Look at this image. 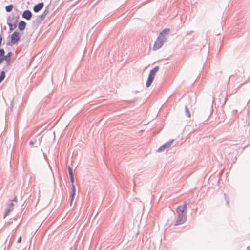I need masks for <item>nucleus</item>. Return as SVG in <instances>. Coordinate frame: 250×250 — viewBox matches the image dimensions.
<instances>
[{"instance_id":"f03ea898","label":"nucleus","mask_w":250,"mask_h":250,"mask_svg":"<svg viewBox=\"0 0 250 250\" xmlns=\"http://www.w3.org/2000/svg\"><path fill=\"white\" fill-rule=\"evenodd\" d=\"M166 41V38H162L158 36L153 45V49L157 50L160 48Z\"/></svg>"},{"instance_id":"6ab92c4d","label":"nucleus","mask_w":250,"mask_h":250,"mask_svg":"<svg viewBox=\"0 0 250 250\" xmlns=\"http://www.w3.org/2000/svg\"><path fill=\"white\" fill-rule=\"evenodd\" d=\"M12 211L10 209L6 208L5 210L4 214V218H5L9 213V212Z\"/></svg>"},{"instance_id":"bb28decb","label":"nucleus","mask_w":250,"mask_h":250,"mask_svg":"<svg viewBox=\"0 0 250 250\" xmlns=\"http://www.w3.org/2000/svg\"><path fill=\"white\" fill-rule=\"evenodd\" d=\"M3 55H1V54H0V58H1L2 57H3Z\"/></svg>"},{"instance_id":"423d86ee","label":"nucleus","mask_w":250,"mask_h":250,"mask_svg":"<svg viewBox=\"0 0 250 250\" xmlns=\"http://www.w3.org/2000/svg\"><path fill=\"white\" fill-rule=\"evenodd\" d=\"M186 202H184L183 205L178 206L177 208V214L187 213V211L186 210Z\"/></svg>"},{"instance_id":"ddd939ff","label":"nucleus","mask_w":250,"mask_h":250,"mask_svg":"<svg viewBox=\"0 0 250 250\" xmlns=\"http://www.w3.org/2000/svg\"><path fill=\"white\" fill-rule=\"evenodd\" d=\"M154 79V78H153V77L148 76L146 83V86L147 87H149L151 85Z\"/></svg>"},{"instance_id":"a211bd4d","label":"nucleus","mask_w":250,"mask_h":250,"mask_svg":"<svg viewBox=\"0 0 250 250\" xmlns=\"http://www.w3.org/2000/svg\"><path fill=\"white\" fill-rule=\"evenodd\" d=\"M13 8V5L11 4L5 7V10L7 12H10L12 10Z\"/></svg>"},{"instance_id":"393cba45","label":"nucleus","mask_w":250,"mask_h":250,"mask_svg":"<svg viewBox=\"0 0 250 250\" xmlns=\"http://www.w3.org/2000/svg\"><path fill=\"white\" fill-rule=\"evenodd\" d=\"M35 141H34L33 140H31L30 142H29V144L30 145H33V144H34Z\"/></svg>"},{"instance_id":"9d476101","label":"nucleus","mask_w":250,"mask_h":250,"mask_svg":"<svg viewBox=\"0 0 250 250\" xmlns=\"http://www.w3.org/2000/svg\"><path fill=\"white\" fill-rule=\"evenodd\" d=\"M26 25V23L23 21H21L19 23L18 28L20 30L22 31L25 28Z\"/></svg>"},{"instance_id":"a878e982","label":"nucleus","mask_w":250,"mask_h":250,"mask_svg":"<svg viewBox=\"0 0 250 250\" xmlns=\"http://www.w3.org/2000/svg\"><path fill=\"white\" fill-rule=\"evenodd\" d=\"M21 237H20L19 238V239H18L17 242L18 243H21Z\"/></svg>"},{"instance_id":"dca6fc26","label":"nucleus","mask_w":250,"mask_h":250,"mask_svg":"<svg viewBox=\"0 0 250 250\" xmlns=\"http://www.w3.org/2000/svg\"><path fill=\"white\" fill-rule=\"evenodd\" d=\"M5 78V73L4 71H2L0 75V83Z\"/></svg>"},{"instance_id":"7ed1b4c3","label":"nucleus","mask_w":250,"mask_h":250,"mask_svg":"<svg viewBox=\"0 0 250 250\" xmlns=\"http://www.w3.org/2000/svg\"><path fill=\"white\" fill-rule=\"evenodd\" d=\"M187 213L178 214V216L175 222V226L183 224L187 219Z\"/></svg>"},{"instance_id":"39448f33","label":"nucleus","mask_w":250,"mask_h":250,"mask_svg":"<svg viewBox=\"0 0 250 250\" xmlns=\"http://www.w3.org/2000/svg\"><path fill=\"white\" fill-rule=\"evenodd\" d=\"M173 142V139L169 140L167 142H166L165 144H164L163 145H162L158 148V149L157 150V152H161L164 151L165 149L168 148H169L171 146V144H172Z\"/></svg>"},{"instance_id":"f8f14e48","label":"nucleus","mask_w":250,"mask_h":250,"mask_svg":"<svg viewBox=\"0 0 250 250\" xmlns=\"http://www.w3.org/2000/svg\"><path fill=\"white\" fill-rule=\"evenodd\" d=\"M159 66L155 67L153 69H152L150 71L148 76H150L153 77V78H154L157 72L159 70Z\"/></svg>"},{"instance_id":"4be33fe9","label":"nucleus","mask_w":250,"mask_h":250,"mask_svg":"<svg viewBox=\"0 0 250 250\" xmlns=\"http://www.w3.org/2000/svg\"><path fill=\"white\" fill-rule=\"evenodd\" d=\"M5 55H3V57H2L1 58H0V64L4 61L5 60Z\"/></svg>"},{"instance_id":"f3484780","label":"nucleus","mask_w":250,"mask_h":250,"mask_svg":"<svg viewBox=\"0 0 250 250\" xmlns=\"http://www.w3.org/2000/svg\"><path fill=\"white\" fill-rule=\"evenodd\" d=\"M185 114H186V116L188 117V118H190L191 116V115H190V113L189 110L187 106H185Z\"/></svg>"},{"instance_id":"aec40b11","label":"nucleus","mask_w":250,"mask_h":250,"mask_svg":"<svg viewBox=\"0 0 250 250\" xmlns=\"http://www.w3.org/2000/svg\"><path fill=\"white\" fill-rule=\"evenodd\" d=\"M225 200L226 201V204L227 206L229 205V198L227 195L226 193H224Z\"/></svg>"},{"instance_id":"412c9836","label":"nucleus","mask_w":250,"mask_h":250,"mask_svg":"<svg viewBox=\"0 0 250 250\" xmlns=\"http://www.w3.org/2000/svg\"><path fill=\"white\" fill-rule=\"evenodd\" d=\"M14 206V204L13 203L11 202L10 203H9L8 205L7 208L8 209H10L11 210H12L13 209Z\"/></svg>"},{"instance_id":"0eeeda50","label":"nucleus","mask_w":250,"mask_h":250,"mask_svg":"<svg viewBox=\"0 0 250 250\" xmlns=\"http://www.w3.org/2000/svg\"><path fill=\"white\" fill-rule=\"evenodd\" d=\"M32 16V13L29 10H24L22 15V18L27 20H30L31 19Z\"/></svg>"},{"instance_id":"4468645a","label":"nucleus","mask_w":250,"mask_h":250,"mask_svg":"<svg viewBox=\"0 0 250 250\" xmlns=\"http://www.w3.org/2000/svg\"><path fill=\"white\" fill-rule=\"evenodd\" d=\"M48 9H45L44 10V11L43 12V13L40 16V18L43 20L45 18V17H46V15L48 14Z\"/></svg>"},{"instance_id":"9b49d317","label":"nucleus","mask_w":250,"mask_h":250,"mask_svg":"<svg viewBox=\"0 0 250 250\" xmlns=\"http://www.w3.org/2000/svg\"><path fill=\"white\" fill-rule=\"evenodd\" d=\"M12 19H10V17L7 19V24L9 26V29L10 31H12L14 29V28L16 26V23H14L13 24L11 22Z\"/></svg>"},{"instance_id":"20e7f679","label":"nucleus","mask_w":250,"mask_h":250,"mask_svg":"<svg viewBox=\"0 0 250 250\" xmlns=\"http://www.w3.org/2000/svg\"><path fill=\"white\" fill-rule=\"evenodd\" d=\"M19 33L17 31H14L11 36V42L13 44H16L20 40Z\"/></svg>"},{"instance_id":"1a4fd4ad","label":"nucleus","mask_w":250,"mask_h":250,"mask_svg":"<svg viewBox=\"0 0 250 250\" xmlns=\"http://www.w3.org/2000/svg\"><path fill=\"white\" fill-rule=\"evenodd\" d=\"M169 28H165L162 30V32H160L159 36L162 38H166V35H167L169 32Z\"/></svg>"},{"instance_id":"f257e3e1","label":"nucleus","mask_w":250,"mask_h":250,"mask_svg":"<svg viewBox=\"0 0 250 250\" xmlns=\"http://www.w3.org/2000/svg\"><path fill=\"white\" fill-rule=\"evenodd\" d=\"M68 172L70 176V181L72 184V192L71 193V201H70V205H72V202L73 201L74 196L75 195V187L74 185V178L73 173L72 171V168L70 166H69L68 167Z\"/></svg>"},{"instance_id":"6e6552de","label":"nucleus","mask_w":250,"mask_h":250,"mask_svg":"<svg viewBox=\"0 0 250 250\" xmlns=\"http://www.w3.org/2000/svg\"><path fill=\"white\" fill-rule=\"evenodd\" d=\"M44 4L43 2L39 3L33 7V10L35 12L37 13L39 12L43 7Z\"/></svg>"},{"instance_id":"b1692460","label":"nucleus","mask_w":250,"mask_h":250,"mask_svg":"<svg viewBox=\"0 0 250 250\" xmlns=\"http://www.w3.org/2000/svg\"><path fill=\"white\" fill-rule=\"evenodd\" d=\"M11 203H13V202H15V203H17V198L16 197H15L14 198V199L13 200H11Z\"/></svg>"},{"instance_id":"5701e85b","label":"nucleus","mask_w":250,"mask_h":250,"mask_svg":"<svg viewBox=\"0 0 250 250\" xmlns=\"http://www.w3.org/2000/svg\"><path fill=\"white\" fill-rule=\"evenodd\" d=\"M2 41V36L1 34H0V47L1 46Z\"/></svg>"},{"instance_id":"2eb2a0df","label":"nucleus","mask_w":250,"mask_h":250,"mask_svg":"<svg viewBox=\"0 0 250 250\" xmlns=\"http://www.w3.org/2000/svg\"><path fill=\"white\" fill-rule=\"evenodd\" d=\"M12 52H8L6 55H5V60L7 62H9L10 61V58L11 56Z\"/></svg>"}]
</instances>
